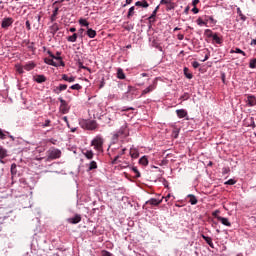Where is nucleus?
I'll list each match as a JSON object with an SVG mask.
<instances>
[{"instance_id":"obj_2","label":"nucleus","mask_w":256,"mask_h":256,"mask_svg":"<svg viewBox=\"0 0 256 256\" xmlns=\"http://www.w3.org/2000/svg\"><path fill=\"white\" fill-rule=\"evenodd\" d=\"M80 125L83 129H87L88 131H95V129H97V121L95 120H82Z\"/></svg>"},{"instance_id":"obj_53","label":"nucleus","mask_w":256,"mask_h":256,"mask_svg":"<svg viewBox=\"0 0 256 256\" xmlns=\"http://www.w3.org/2000/svg\"><path fill=\"white\" fill-rule=\"evenodd\" d=\"M207 21H211L213 25H215L217 23V20H214L213 16H208L206 23H207Z\"/></svg>"},{"instance_id":"obj_63","label":"nucleus","mask_w":256,"mask_h":256,"mask_svg":"<svg viewBox=\"0 0 256 256\" xmlns=\"http://www.w3.org/2000/svg\"><path fill=\"white\" fill-rule=\"evenodd\" d=\"M152 47H155L157 49V47H159V43H157L155 40H153Z\"/></svg>"},{"instance_id":"obj_34","label":"nucleus","mask_w":256,"mask_h":256,"mask_svg":"<svg viewBox=\"0 0 256 256\" xmlns=\"http://www.w3.org/2000/svg\"><path fill=\"white\" fill-rule=\"evenodd\" d=\"M236 11H237V14L239 15L241 21H243V22L247 21V16H245L243 14V12L241 11V8H237Z\"/></svg>"},{"instance_id":"obj_30","label":"nucleus","mask_w":256,"mask_h":256,"mask_svg":"<svg viewBox=\"0 0 256 256\" xmlns=\"http://www.w3.org/2000/svg\"><path fill=\"white\" fill-rule=\"evenodd\" d=\"M187 197L190 199V205H197V197H195V195L189 194Z\"/></svg>"},{"instance_id":"obj_9","label":"nucleus","mask_w":256,"mask_h":256,"mask_svg":"<svg viewBox=\"0 0 256 256\" xmlns=\"http://www.w3.org/2000/svg\"><path fill=\"white\" fill-rule=\"evenodd\" d=\"M127 127L122 126L114 135V137H126L127 135Z\"/></svg>"},{"instance_id":"obj_11","label":"nucleus","mask_w":256,"mask_h":256,"mask_svg":"<svg viewBox=\"0 0 256 256\" xmlns=\"http://www.w3.org/2000/svg\"><path fill=\"white\" fill-rule=\"evenodd\" d=\"M10 138L12 141H15V137H13V135H11L9 132L7 131H3V129H0V139H6V138Z\"/></svg>"},{"instance_id":"obj_40","label":"nucleus","mask_w":256,"mask_h":256,"mask_svg":"<svg viewBox=\"0 0 256 256\" xmlns=\"http://www.w3.org/2000/svg\"><path fill=\"white\" fill-rule=\"evenodd\" d=\"M40 127H42V129H45V127H51V120L46 119L44 123L40 124Z\"/></svg>"},{"instance_id":"obj_26","label":"nucleus","mask_w":256,"mask_h":256,"mask_svg":"<svg viewBox=\"0 0 256 256\" xmlns=\"http://www.w3.org/2000/svg\"><path fill=\"white\" fill-rule=\"evenodd\" d=\"M36 83H45L47 81V77L45 75H37L36 78L34 79Z\"/></svg>"},{"instance_id":"obj_10","label":"nucleus","mask_w":256,"mask_h":256,"mask_svg":"<svg viewBox=\"0 0 256 256\" xmlns=\"http://www.w3.org/2000/svg\"><path fill=\"white\" fill-rule=\"evenodd\" d=\"M155 89H157V82L156 81H154V83L152 85L145 88L142 91V95H147V93H151V91H155Z\"/></svg>"},{"instance_id":"obj_58","label":"nucleus","mask_w":256,"mask_h":256,"mask_svg":"<svg viewBox=\"0 0 256 256\" xmlns=\"http://www.w3.org/2000/svg\"><path fill=\"white\" fill-rule=\"evenodd\" d=\"M61 109V112L66 114V113H69V109H67V106L66 107H60Z\"/></svg>"},{"instance_id":"obj_12","label":"nucleus","mask_w":256,"mask_h":256,"mask_svg":"<svg viewBox=\"0 0 256 256\" xmlns=\"http://www.w3.org/2000/svg\"><path fill=\"white\" fill-rule=\"evenodd\" d=\"M68 223H71L72 225H77V223H81V215L76 214L72 218H68Z\"/></svg>"},{"instance_id":"obj_59","label":"nucleus","mask_w":256,"mask_h":256,"mask_svg":"<svg viewBox=\"0 0 256 256\" xmlns=\"http://www.w3.org/2000/svg\"><path fill=\"white\" fill-rule=\"evenodd\" d=\"M182 101H187L189 99V94L185 93L183 96H181Z\"/></svg>"},{"instance_id":"obj_17","label":"nucleus","mask_w":256,"mask_h":256,"mask_svg":"<svg viewBox=\"0 0 256 256\" xmlns=\"http://www.w3.org/2000/svg\"><path fill=\"white\" fill-rule=\"evenodd\" d=\"M37 67V64H35V62L33 61H29L28 63H26L24 65V69L25 71H33V69Z\"/></svg>"},{"instance_id":"obj_1","label":"nucleus","mask_w":256,"mask_h":256,"mask_svg":"<svg viewBox=\"0 0 256 256\" xmlns=\"http://www.w3.org/2000/svg\"><path fill=\"white\" fill-rule=\"evenodd\" d=\"M91 146L94 147L95 151L98 153H103V137L97 135L92 139Z\"/></svg>"},{"instance_id":"obj_16","label":"nucleus","mask_w":256,"mask_h":256,"mask_svg":"<svg viewBox=\"0 0 256 256\" xmlns=\"http://www.w3.org/2000/svg\"><path fill=\"white\" fill-rule=\"evenodd\" d=\"M57 15H59V7L54 8L52 15L50 16L51 23H55V21H57Z\"/></svg>"},{"instance_id":"obj_64","label":"nucleus","mask_w":256,"mask_h":256,"mask_svg":"<svg viewBox=\"0 0 256 256\" xmlns=\"http://www.w3.org/2000/svg\"><path fill=\"white\" fill-rule=\"evenodd\" d=\"M192 5L193 7H197V5H199V0H193Z\"/></svg>"},{"instance_id":"obj_24","label":"nucleus","mask_w":256,"mask_h":256,"mask_svg":"<svg viewBox=\"0 0 256 256\" xmlns=\"http://www.w3.org/2000/svg\"><path fill=\"white\" fill-rule=\"evenodd\" d=\"M83 155L88 160H91V159H93V157H95V153H93V150H86V151L83 152Z\"/></svg>"},{"instance_id":"obj_29","label":"nucleus","mask_w":256,"mask_h":256,"mask_svg":"<svg viewBox=\"0 0 256 256\" xmlns=\"http://www.w3.org/2000/svg\"><path fill=\"white\" fill-rule=\"evenodd\" d=\"M87 171H93L95 169H97V162L96 161H91L89 164H87Z\"/></svg>"},{"instance_id":"obj_31","label":"nucleus","mask_w":256,"mask_h":256,"mask_svg":"<svg viewBox=\"0 0 256 256\" xmlns=\"http://www.w3.org/2000/svg\"><path fill=\"white\" fill-rule=\"evenodd\" d=\"M204 35L205 37H207L208 39H213V36L215 35V33H213V30L211 29H206L204 31Z\"/></svg>"},{"instance_id":"obj_6","label":"nucleus","mask_w":256,"mask_h":256,"mask_svg":"<svg viewBox=\"0 0 256 256\" xmlns=\"http://www.w3.org/2000/svg\"><path fill=\"white\" fill-rule=\"evenodd\" d=\"M246 107H255L256 105V97L255 95H248L245 99Z\"/></svg>"},{"instance_id":"obj_56","label":"nucleus","mask_w":256,"mask_h":256,"mask_svg":"<svg viewBox=\"0 0 256 256\" xmlns=\"http://www.w3.org/2000/svg\"><path fill=\"white\" fill-rule=\"evenodd\" d=\"M171 3V1L169 0H161L160 1V5H169Z\"/></svg>"},{"instance_id":"obj_3","label":"nucleus","mask_w":256,"mask_h":256,"mask_svg":"<svg viewBox=\"0 0 256 256\" xmlns=\"http://www.w3.org/2000/svg\"><path fill=\"white\" fill-rule=\"evenodd\" d=\"M61 158V150L52 148L48 151V159H59Z\"/></svg>"},{"instance_id":"obj_35","label":"nucleus","mask_w":256,"mask_h":256,"mask_svg":"<svg viewBox=\"0 0 256 256\" xmlns=\"http://www.w3.org/2000/svg\"><path fill=\"white\" fill-rule=\"evenodd\" d=\"M15 68H16L17 73H19V75H23L25 73V71L23 70L25 68H24V66H21V64H16Z\"/></svg>"},{"instance_id":"obj_43","label":"nucleus","mask_w":256,"mask_h":256,"mask_svg":"<svg viewBox=\"0 0 256 256\" xmlns=\"http://www.w3.org/2000/svg\"><path fill=\"white\" fill-rule=\"evenodd\" d=\"M250 69H256V58H253L249 62Z\"/></svg>"},{"instance_id":"obj_27","label":"nucleus","mask_w":256,"mask_h":256,"mask_svg":"<svg viewBox=\"0 0 256 256\" xmlns=\"http://www.w3.org/2000/svg\"><path fill=\"white\" fill-rule=\"evenodd\" d=\"M214 43H216V45H221L223 43V39H221V37H219V34L215 33L212 37Z\"/></svg>"},{"instance_id":"obj_7","label":"nucleus","mask_w":256,"mask_h":256,"mask_svg":"<svg viewBox=\"0 0 256 256\" xmlns=\"http://www.w3.org/2000/svg\"><path fill=\"white\" fill-rule=\"evenodd\" d=\"M5 157H9L7 149L3 148V146H0V163L2 165H5Z\"/></svg>"},{"instance_id":"obj_5","label":"nucleus","mask_w":256,"mask_h":256,"mask_svg":"<svg viewBox=\"0 0 256 256\" xmlns=\"http://www.w3.org/2000/svg\"><path fill=\"white\" fill-rule=\"evenodd\" d=\"M163 199L162 198H151L150 200L146 201V205H152L153 207H157L158 205H161V203H163Z\"/></svg>"},{"instance_id":"obj_44","label":"nucleus","mask_w":256,"mask_h":256,"mask_svg":"<svg viewBox=\"0 0 256 256\" xmlns=\"http://www.w3.org/2000/svg\"><path fill=\"white\" fill-rule=\"evenodd\" d=\"M196 23H197V25H199V27H203V25H207V21H203V19H201V18H198L196 20Z\"/></svg>"},{"instance_id":"obj_21","label":"nucleus","mask_w":256,"mask_h":256,"mask_svg":"<svg viewBox=\"0 0 256 256\" xmlns=\"http://www.w3.org/2000/svg\"><path fill=\"white\" fill-rule=\"evenodd\" d=\"M157 11H159V6H157V7L153 10L152 14H151L150 17L148 18L149 23H155V17H157Z\"/></svg>"},{"instance_id":"obj_20","label":"nucleus","mask_w":256,"mask_h":256,"mask_svg":"<svg viewBox=\"0 0 256 256\" xmlns=\"http://www.w3.org/2000/svg\"><path fill=\"white\" fill-rule=\"evenodd\" d=\"M62 81H66L67 83H75V76H69L67 74H63Z\"/></svg>"},{"instance_id":"obj_19","label":"nucleus","mask_w":256,"mask_h":256,"mask_svg":"<svg viewBox=\"0 0 256 256\" xmlns=\"http://www.w3.org/2000/svg\"><path fill=\"white\" fill-rule=\"evenodd\" d=\"M125 151H127V148H123L118 155H116L114 157V159L112 160V165H116L117 161H119V158L122 157V155H125Z\"/></svg>"},{"instance_id":"obj_22","label":"nucleus","mask_w":256,"mask_h":256,"mask_svg":"<svg viewBox=\"0 0 256 256\" xmlns=\"http://www.w3.org/2000/svg\"><path fill=\"white\" fill-rule=\"evenodd\" d=\"M130 156L132 159H137L139 157V150L133 146L130 148Z\"/></svg>"},{"instance_id":"obj_37","label":"nucleus","mask_w":256,"mask_h":256,"mask_svg":"<svg viewBox=\"0 0 256 256\" xmlns=\"http://www.w3.org/2000/svg\"><path fill=\"white\" fill-rule=\"evenodd\" d=\"M79 25H81V27H89V22H87V19L81 18L78 21Z\"/></svg>"},{"instance_id":"obj_28","label":"nucleus","mask_w":256,"mask_h":256,"mask_svg":"<svg viewBox=\"0 0 256 256\" xmlns=\"http://www.w3.org/2000/svg\"><path fill=\"white\" fill-rule=\"evenodd\" d=\"M230 53H238L239 55H242L243 57H247V53L245 51L241 50L240 48L231 49Z\"/></svg>"},{"instance_id":"obj_8","label":"nucleus","mask_w":256,"mask_h":256,"mask_svg":"<svg viewBox=\"0 0 256 256\" xmlns=\"http://www.w3.org/2000/svg\"><path fill=\"white\" fill-rule=\"evenodd\" d=\"M47 54L49 55V57H51V59H55L56 61H60L61 67H65V62H63V58L61 56H55L53 54V52H51V50H48Z\"/></svg>"},{"instance_id":"obj_50","label":"nucleus","mask_w":256,"mask_h":256,"mask_svg":"<svg viewBox=\"0 0 256 256\" xmlns=\"http://www.w3.org/2000/svg\"><path fill=\"white\" fill-rule=\"evenodd\" d=\"M132 171L136 174V177H141V173L137 169V167H132Z\"/></svg>"},{"instance_id":"obj_32","label":"nucleus","mask_w":256,"mask_h":256,"mask_svg":"<svg viewBox=\"0 0 256 256\" xmlns=\"http://www.w3.org/2000/svg\"><path fill=\"white\" fill-rule=\"evenodd\" d=\"M78 37V34L74 33L72 36H68L67 41H69V43H75Z\"/></svg>"},{"instance_id":"obj_36","label":"nucleus","mask_w":256,"mask_h":256,"mask_svg":"<svg viewBox=\"0 0 256 256\" xmlns=\"http://www.w3.org/2000/svg\"><path fill=\"white\" fill-rule=\"evenodd\" d=\"M135 15V6H132L128 10L127 19H131Z\"/></svg>"},{"instance_id":"obj_4","label":"nucleus","mask_w":256,"mask_h":256,"mask_svg":"<svg viewBox=\"0 0 256 256\" xmlns=\"http://www.w3.org/2000/svg\"><path fill=\"white\" fill-rule=\"evenodd\" d=\"M14 22L15 20L13 18L5 17L2 20L1 27L2 29H9V27H11V25H13Z\"/></svg>"},{"instance_id":"obj_38","label":"nucleus","mask_w":256,"mask_h":256,"mask_svg":"<svg viewBox=\"0 0 256 256\" xmlns=\"http://www.w3.org/2000/svg\"><path fill=\"white\" fill-rule=\"evenodd\" d=\"M117 77L118 79H125V72H123V69L119 68L117 70Z\"/></svg>"},{"instance_id":"obj_52","label":"nucleus","mask_w":256,"mask_h":256,"mask_svg":"<svg viewBox=\"0 0 256 256\" xmlns=\"http://www.w3.org/2000/svg\"><path fill=\"white\" fill-rule=\"evenodd\" d=\"M53 93H55L56 95H59L61 93V88H59V86L55 87L53 89Z\"/></svg>"},{"instance_id":"obj_14","label":"nucleus","mask_w":256,"mask_h":256,"mask_svg":"<svg viewBox=\"0 0 256 256\" xmlns=\"http://www.w3.org/2000/svg\"><path fill=\"white\" fill-rule=\"evenodd\" d=\"M202 239L211 247V249H215V244H213V239L209 236H206L204 234L201 235Z\"/></svg>"},{"instance_id":"obj_45","label":"nucleus","mask_w":256,"mask_h":256,"mask_svg":"<svg viewBox=\"0 0 256 256\" xmlns=\"http://www.w3.org/2000/svg\"><path fill=\"white\" fill-rule=\"evenodd\" d=\"M120 111L125 112V111H135V108L129 107V106H123L120 108Z\"/></svg>"},{"instance_id":"obj_42","label":"nucleus","mask_w":256,"mask_h":256,"mask_svg":"<svg viewBox=\"0 0 256 256\" xmlns=\"http://www.w3.org/2000/svg\"><path fill=\"white\" fill-rule=\"evenodd\" d=\"M50 30L52 31V33H57V31H59V24L54 23L51 27Z\"/></svg>"},{"instance_id":"obj_13","label":"nucleus","mask_w":256,"mask_h":256,"mask_svg":"<svg viewBox=\"0 0 256 256\" xmlns=\"http://www.w3.org/2000/svg\"><path fill=\"white\" fill-rule=\"evenodd\" d=\"M44 63H46V65H51L52 67H61V61H59V63L54 62L53 58H45Z\"/></svg>"},{"instance_id":"obj_57","label":"nucleus","mask_w":256,"mask_h":256,"mask_svg":"<svg viewBox=\"0 0 256 256\" xmlns=\"http://www.w3.org/2000/svg\"><path fill=\"white\" fill-rule=\"evenodd\" d=\"M192 13H194V15H197V13H199V8H197V6H194L192 8Z\"/></svg>"},{"instance_id":"obj_47","label":"nucleus","mask_w":256,"mask_h":256,"mask_svg":"<svg viewBox=\"0 0 256 256\" xmlns=\"http://www.w3.org/2000/svg\"><path fill=\"white\" fill-rule=\"evenodd\" d=\"M235 183H237V180H235V179H229V180H227L224 184H225V185H235Z\"/></svg>"},{"instance_id":"obj_46","label":"nucleus","mask_w":256,"mask_h":256,"mask_svg":"<svg viewBox=\"0 0 256 256\" xmlns=\"http://www.w3.org/2000/svg\"><path fill=\"white\" fill-rule=\"evenodd\" d=\"M58 101H60V107H67V101H65L63 98H58Z\"/></svg>"},{"instance_id":"obj_61","label":"nucleus","mask_w":256,"mask_h":256,"mask_svg":"<svg viewBox=\"0 0 256 256\" xmlns=\"http://www.w3.org/2000/svg\"><path fill=\"white\" fill-rule=\"evenodd\" d=\"M177 39H178L179 41H183V39H185V35H183V34H178V35H177Z\"/></svg>"},{"instance_id":"obj_15","label":"nucleus","mask_w":256,"mask_h":256,"mask_svg":"<svg viewBox=\"0 0 256 256\" xmlns=\"http://www.w3.org/2000/svg\"><path fill=\"white\" fill-rule=\"evenodd\" d=\"M176 114L179 119H185V117H187V115H188L187 110H185V109L176 110Z\"/></svg>"},{"instance_id":"obj_39","label":"nucleus","mask_w":256,"mask_h":256,"mask_svg":"<svg viewBox=\"0 0 256 256\" xmlns=\"http://www.w3.org/2000/svg\"><path fill=\"white\" fill-rule=\"evenodd\" d=\"M184 75L187 79H193V74L189 73V68H184Z\"/></svg>"},{"instance_id":"obj_18","label":"nucleus","mask_w":256,"mask_h":256,"mask_svg":"<svg viewBox=\"0 0 256 256\" xmlns=\"http://www.w3.org/2000/svg\"><path fill=\"white\" fill-rule=\"evenodd\" d=\"M217 219L220 221V223H222V225H225V227H231V222H229L228 218L218 216Z\"/></svg>"},{"instance_id":"obj_33","label":"nucleus","mask_w":256,"mask_h":256,"mask_svg":"<svg viewBox=\"0 0 256 256\" xmlns=\"http://www.w3.org/2000/svg\"><path fill=\"white\" fill-rule=\"evenodd\" d=\"M139 163H140V165H144V166L149 165V160L147 159V156H142L139 159Z\"/></svg>"},{"instance_id":"obj_49","label":"nucleus","mask_w":256,"mask_h":256,"mask_svg":"<svg viewBox=\"0 0 256 256\" xmlns=\"http://www.w3.org/2000/svg\"><path fill=\"white\" fill-rule=\"evenodd\" d=\"M83 33H85V29H83V28H80L79 30H78V37H80V39H83Z\"/></svg>"},{"instance_id":"obj_23","label":"nucleus","mask_w":256,"mask_h":256,"mask_svg":"<svg viewBox=\"0 0 256 256\" xmlns=\"http://www.w3.org/2000/svg\"><path fill=\"white\" fill-rule=\"evenodd\" d=\"M136 7H143V9H147V7H149V3L147 2V0H142V1H137L135 3Z\"/></svg>"},{"instance_id":"obj_51","label":"nucleus","mask_w":256,"mask_h":256,"mask_svg":"<svg viewBox=\"0 0 256 256\" xmlns=\"http://www.w3.org/2000/svg\"><path fill=\"white\" fill-rule=\"evenodd\" d=\"M58 87L60 88V91H61V92H62V91H66V89H67V84H59Z\"/></svg>"},{"instance_id":"obj_41","label":"nucleus","mask_w":256,"mask_h":256,"mask_svg":"<svg viewBox=\"0 0 256 256\" xmlns=\"http://www.w3.org/2000/svg\"><path fill=\"white\" fill-rule=\"evenodd\" d=\"M70 89L74 91H81V89H83V86H81L80 84H73L72 86H70Z\"/></svg>"},{"instance_id":"obj_54","label":"nucleus","mask_w":256,"mask_h":256,"mask_svg":"<svg viewBox=\"0 0 256 256\" xmlns=\"http://www.w3.org/2000/svg\"><path fill=\"white\" fill-rule=\"evenodd\" d=\"M25 25H26L27 31H31V22H29V20L26 21Z\"/></svg>"},{"instance_id":"obj_55","label":"nucleus","mask_w":256,"mask_h":256,"mask_svg":"<svg viewBox=\"0 0 256 256\" xmlns=\"http://www.w3.org/2000/svg\"><path fill=\"white\" fill-rule=\"evenodd\" d=\"M199 66H200L199 62H197V61L192 62V67L194 69H198Z\"/></svg>"},{"instance_id":"obj_48","label":"nucleus","mask_w":256,"mask_h":256,"mask_svg":"<svg viewBox=\"0 0 256 256\" xmlns=\"http://www.w3.org/2000/svg\"><path fill=\"white\" fill-rule=\"evenodd\" d=\"M173 9H175V4L173 2H170L169 4H167L166 10L171 11Z\"/></svg>"},{"instance_id":"obj_62","label":"nucleus","mask_w":256,"mask_h":256,"mask_svg":"<svg viewBox=\"0 0 256 256\" xmlns=\"http://www.w3.org/2000/svg\"><path fill=\"white\" fill-rule=\"evenodd\" d=\"M229 168H223L222 169V173H223V175H227V173H229Z\"/></svg>"},{"instance_id":"obj_25","label":"nucleus","mask_w":256,"mask_h":256,"mask_svg":"<svg viewBox=\"0 0 256 256\" xmlns=\"http://www.w3.org/2000/svg\"><path fill=\"white\" fill-rule=\"evenodd\" d=\"M86 35L90 39H95V37H97V32L95 30H93L92 28H90V29L87 30Z\"/></svg>"},{"instance_id":"obj_60","label":"nucleus","mask_w":256,"mask_h":256,"mask_svg":"<svg viewBox=\"0 0 256 256\" xmlns=\"http://www.w3.org/2000/svg\"><path fill=\"white\" fill-rule=\"evenodd\" d=\"M62 119H63L64 122H66L67 127H71L69 125V119L67 118V116H64Z\"/></svg>"}]
</instances>
